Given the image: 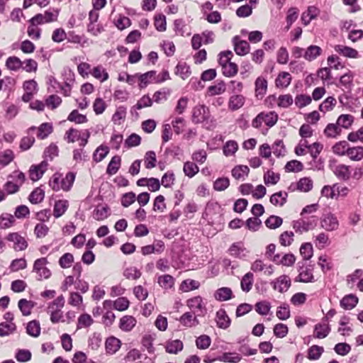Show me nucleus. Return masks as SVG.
Returning a JSON list of instances; mask_svg holds the SVG:
<instances>
[{
	"instance_id": "41",
	"label": "nucleus",
	"mask_w": 363,
	"mask_h": 363,
	"mask_svg": "<svg viewBox=\"0 0 363 363\" xmlns=\"http://www.w3.org/2000/svg\"><path fill=\"white\" fill-rule=\"evenodd\" d=\"M241 356L236 352H225L218 357V360L223 362L238 363L241 360Z\"/></svg>"
},
{
	"instance_id": "14",
	"label": "nucleus",
	"mask_w": 363,
	"mask_h": 363,
	"mask_svg": "<svg viewBox=\"0 0 363 363\" xmlns=\"http://www.w3.org/2000/svg\"><path fill=\"white\" fill-rule=\"evenodd\" d=\"M234 50L237 55L243 56L247 55L250 50V46L246 40H242L236 35L233 38Z\"/></svg>"
},
{
	"instance_id": "42",
	"label": "nucleus",
	"mask_w": 363,
	"mask_h": 363,
	"mask_svg": "<svg viewBox=\"0 0 363 363\" xmlns=\"http://www.w3.org/2000/svg\"><path fill=\"white\" fill-rule=\"evenodd\" d=\"M184 173L189 178H192L199 171V167L193 162H186L183 167Z\"/></svg>"
},
{
	"instance_id": "27",
	"label": "nucleus",
	"mask_w": 363,
	"mask_h": 363,
	"mask_svg": "<svg viewBox=\"0 0 363 363\" xmlns=\"http://www.w3.org/2000/svg\"><path fill=\"white\" fill-rule=\"evenodd\" d=\"M358 303V298L353 295L349 294L344 296L340 301V306L346 310H351L356 306Z\"/></svg>"
},
{
	"instance_id": "64",
	"label": "nucleus",
	"mask_w": 363,
	"mask_h": 363,
	"mask_svg": "<svg viewBox=\"0 0 363 363\" xmlns=\"http://www.w3.org/2000/svg\"><path fill=\"white\" fill-rule=\"evenodd\" d=\"M336 104V99L333 96L326 98L319 106V110L322 112H327L333 109Z\"/></svg>"
},
{
	"instance_id": "2",
	"label": "nucleus",
	"mask_w": 363,
	"mask_h": 363,
	"mask_svg": "<svg viewBox=\"0 0 363 363\" xmlns=\"http://www.w3.org/2000/svg\"><path fill=\"white\" fill-rule=\"evenodd\" d=\"M318 223V218L315 216L303 217L292 223L293 228L300 234L314 229Z\"/></svg>"
},
{
	"instance_id": "50",
	"label": "nucleus",
	"mask_w": 363,
	"mask_h": 363,
	"mask_svg": "<svg viewBox=\"0 0 363 363\" xmlns=\"http://www.w3.org/2000/svg\"><path fill=\"white\" fill-rule=\"evenodd\" d=\"M354 117L349 114H342L340 115L337 120V124L339 127H342L344 128H348L351 126L353 123Z\"/></svg>"
},
{
	"instance_id": "48",
	"label": "nucleus",
	"mask_w": 363,
	"mask_h": 363,
	"mask_svg": "<svg viewBox=\"0 0 363 363\" xmlns=\"http://www.w3.org/2000/svg\"><path fill=\"white\" fill-rule=\"evenodd\" d=\"M15 222L13 216L9 213H3L0 216V228L6 229L11 227Z\"/></svg>"
},
{
	"instance_id": "29",
	"label": "nucleus",
	"mask_w": 363,
	"mask_h": 363,
	"mask_svg": "<svg viewBox=\"0 0 363 363\" xmlns=\"http://www.w3.org/2000/svg\"><path fill=\"white\" fill-rule=\"evenodd\" d=\"M183 342L179 340H174L168 341L166 343V352L169 354H177L183 349Z\"/></svg>"
},
{
	"instance_id": "49",
	"label": "nucleus",
	"mask_w": 363,
	"mask_h": 363,
	"mask_svg": "<svg viewBox=\"0 0 363 363\" xmlns=\"http://www.w3.org/2000/svg\"><path fill=\"white\" fill-rule=\"evenodd\" d=\"M67 120L77 124L84 123L87 121L86 116L79 113L77 110H73L68 116Z\"/></svg>"
},
{
	"instance_id": "61",
	"label": "nucleus",
	"mask_w": 363,
	"mask_h": 363,
	"mask_svg": "<svg viewBox=\"0 0 363 363\" xmlns=\"http://www.w3.org/2000/svg\"><path fill=\"white\" fill-rule=\"evenodd\" d=\"M238 65L231 62L222 67L223 74L228 77L235 75L238 73Z\"/></svg>"
},
{
	"instance_id": "5",
	"label": "nucleus",
	"mask_w": 363,
	"mask_h": 363,
	"mask_svg": "<svg viewBox=\"0 0 363 363\" xmlns=\"http://www.w3.org/2000/svg\"><path fill=\"white\" fill-rule=\"evenodd\" d=\"M187 306L191 313L199 317L204 316L206 313V308L201 296H195L187 301Z\"/></svg>"
},
{
	"instance_id": "9",
	"label": "nucleus",
	"mask_w": 363,
	"mask_h": 363,
	"mask_svg": "<svg viewBox=\"0 0 363 363\" xmlns=\"http://www.w3.org/2000/svg\"><path fill=\"white\" fill-rule=\"evenodd\" d=\"M270 284L274 290L284 293L288 291L291 286V279L288 276L283 274L271 281Z\"/></svg>"
},
{
	"instance_id": "54",
	"label": "nucleus",
	"mask_w": 363,
	"mask_h": 363,
	"mask_svg": "<svg viewBox=\"0 0 363 363\" xmlns=\"http://www.w3.org/2000/svg\"><path fill=\"white\" fill-rule=\"evenodd\" d=\"M244 251L245 249L243 248L242 244L241 242L234 243L229 248V253L230 255L234 256L235 257L241 258L244 257Z\"/></svg>"
},
{
	"instance_id": "40",
	"label": "nucleus",
	"mask_w": 363,
	"mask_h": 363,
	"mask_svg": "<svg viewBox=\"0 0 363 363\" xmlns=\"http://www.w3.org/2000/svg\"><path fill=\"white\" fill-rule=\"evenodd\" d=\"M26 332L29 335L32 337H38L40 333V323L35 320L30 321L27 324Z\"/></svg>"
},
{
	"instance_id": "45",
	"label": "nucleus",
	"mask_w": 363,
	"mask_h": 363,
	"mask_svg": "<svg viewBox=\"0 0 363 363\" xmlns=\"http://www.w3.org/2000/svg\"><path fill=\"white\" fill-rule=\"evenodd\" d=\"M6 66L9 69L16 71L23 66V63L18 57L12 56L7 58Z\"/></svg>"
},
{
	"instance_id": "32",
	"label": "nucleus",
	"mask_w": 363,
	"mask_h": 363,
	"mask_svg": "<svg viewBox=\"0 0 363 363\" xmlns=\"http://www.w3.org/2000/svg\"><path fill=\"white\" fill-rule=\"evenodd\" d=\"M347 155L352 161H360L363 158V147H349Z\"/></svg>"
},
{
	"instance_id": "35",
	"label": "nucleus",
	"mask_w": 363,
	"mask_h": 363,
	"mask_svg": "<svg viewBox=\"0 0 363 363\" xmlns=\"http://www.w3.org/2000/svg\"><path fill=\"white\" fill-rule=\"evenodd\" d=\"M254 281V275L252 272H247L245 274L240 282L241 289L245 292H249L252 286Z\"/></svg>"
},
{
	"instance_id": "52",
	"label": "nucleus",
	"mask_w": 363,
	"mask_h": 363,
	"mask_svg": "<svg viewBox=\"0 0 363 363\" xmlns=\"http://www.w3.org/2000/svg\"><path fill=\"white\" fill-rule=\"evenodd\" d=\"M16 329L14 323H0V336L4 337L13 333Z\"/></svg>"
},
{
	"instance_id": "15",
	"label": "nucleus",
	"mask_w": 363,
	"mask_h": 363,
	"mask_svg": "<svg viewBox=\"0 0 363 363\" xmlns=\"http://www.w3.org/2000/svg\"><path fill=\"white\" fill-rule=\"evenodd\" d=\"M198 315L191 312L184 313L179 318V322L185 327H195L199 324Z\"/></svg>"
},
{
	"instance_id": "4",
	"label": "nucleus",
	"mask_w": 363,
	"mask_h": 363,
	"mask_svg": "<svg viewBox=\"0 0 363 363\" xmlns=\"http://www.w3.org/2000/svg\"><path fill=\"white\" fill-rule=\"evenodd\" d=\"M59 12L54 9L46 11L44 13H38L31 18L29 21L30 23L43 24L56 21Z\"/></svg>"
},
{
	"instance_id": "16",
	"label": "nucleus",
	"mask_w": 363,
	"mask_h": 363,
	"mask_svg": "<svg viewBox=\"0 0 363 363\" xmlns=\"http://www.w3.org/2000/svg\"><path fill=\"white\" fill-rule=\"evenodd\" d=\"M336 52L348 58H358L359 53L355 49L343 45H336L334 47Z\"/></svg>"
},
{
	"instance_id": "25",
	"label": "nucleus",
	"mask_w": 363,
	"mask_h": 363,
	"mask_svg": "<svg viewBox=\"0 0 363 363\" xmlns=\"http://www.w3.org/2000/svg\"><path fill=\"white\" fill-rule=\"evenodd\" d=\"M69 202L67 200L56 201L54 205L53 216L58 218L62 216L67 210Z\"/></svg>"
},
{
	"instance_id": "3",
	"label": "nucleus",
	"mask_w": 363,
	"mask_h": 363,
	"mask_svg": "<svg viewBox=\"0 0 363 363\" xmlns=\"http://www.w3.org/2000/svg\"><path fill=\"white\" fill-rule=\"evenodd\" d=\"M278 121V115L274 111L261 112L252 121V125L254 128H259L262 123L271 128L274 126Z\"/></svg>"
},
{
	"instance_id": "62",
	"label": "nucleus",
	"mask_w": 363,
	"mask_h": 363,
	"mask_svg": "<svg viewBox=\"0 0 363 363\" xmlns=\"http://www.w3.org/2000/svg\"><path fill=\"white\" fill-rule=\"evenodd\" d=\"M154 25L155 28L160 32L166 30V17L163 14L155 15Z\"/></svg>"
},
{
	"instance_id": "12",
	"label": "nucleus",
	"mask_w": 363,
	"mask_h": 363,
	"mask_svg": "<svg viewBox=\"0 0 363 363\" xmlns=\"http://www.w3.org/2000/svg\"><path fill=\"white\" fill-rule=\"evenodd\" d=\"M276 264H281L285 267H291L296 262V257L292 253L284 254L281 255L280 254H276L271 258Z\"/></svg>"
},
{
	"instance_id": "59",
	"label": "nucleus",
	"mask_w": 363,
	"mask_h": 363,
	"mask_svg": "<svg viewBox=\"0 0 363 363\" xmlns=\"http://www.w3.org/2000/svg\"><path fill=\"white\" fill-rule=\"evenodd\" d=\"M199 286L200 284L197 281L193 279H186L182 282L180 289L183 291L187 292L198 289Z\"/></svg>"
},
{
	"instance_id": "37",
	"label": "nucleus",
	"mask_w": 363,
	"mask_h": 363,
	"mask_svg": "<svg viewBox=\"0 0 363 363\" xmlns=\"http://www.w3.org/2000/svg\"><path fill=\"white\" fill-rule=\"evenodd\" d=\"M245 104V97L242 95H234L230 98L229 108L236 111L240 108Z\"/></svg>"
},
{
	"instance_id": "39",
	"label": "nucleus",
	"mask_w": 363,
	"mask_h": 363,
	"mask_svg": "<svg viewBox=\"0 0 363 363\" xmlns=\"http://www.w3.org/2000/svg\"><path fill=\"white\" fill-rule=\"evenodd\" d=\"M121 347V341L114 337H109L106 341V349L108 352L113 354L117 352Z\"/></svg>"
},
{
	"instance_id": "13",
	"label": "nucleus",
	"mask_w": 363,
	"mask_h": 363,
	"mask_svg": "<svg viewBox=\"0 0 363 363\" xmlns=\"http://www.w3.org/2000/svg\"><path fill=\"white\" fill-rule=\"evenodd\" d=\"M298 275L296 277L295 281L309 283L313 282L314 277L313 274V269L309 267H304L303 266L300 267L298 269Z\"/></svg>"
},
{
	"instance_id": "19",
	"label": "nucleus",
	"mask_w": 363,
	"mask_h": 363,
	"mask_svg": "<svg viewBox=\"0 0 363 363\" xmlns=\"http://www.w3.org/2000/svg\"><path fill=\"white\" fill-rule=\"evenodd\" d=\"M216 321L217 326L222 329L228 328L230 324V319L223 309L217 311Z\"/></svg>"
},
{
	"instance_id": "6",
	"label": "nucleus",
	"mask_w": 363,
	"mask_h": 363,
	"mask_svg": "<svg viewBox=\"0 0 363 363\" xmlns=\"http://www.w3.org/2000/svg\"><path fill=\"white\" fill-rule=\"evenodd\" d=\"M48 260L45 257H42L36 259L33 264V271L38 274V279H48L51 272L48 268L46 267Z\"/></svg>"
},
{
	"instance_id": "21",
	"label": "nucleus",
	"mask_w": 363,
	"mask_h": 363,
	"mask_svg": "<svg viewBox=\"0 0 363 363\" xmlns=\"http://www.w3.org/2000/svg\"><path fill=\"white\" fill-rule=\"evenodd\" d=\"M322 54V49L318 45H310L304 52L303 57L308 61H313Z\"/></svg>"
},
{
	"instance_id": "23",
	"label": "nucleus",
	"mask_w": 363,
	"mask_h": 363,
	"mask_svg": "<svg viewBox=\"0 0 363 363\" xmlns=\"http://www.w3.org/2000/svg\"><path fill=\"white\" fill-rule=\"evenodd\" d=\"M319 13V10L315 6H309L306 12H303L301 16V21L305 26L309 24V23L314 18H315Z\"/></svg>"
},
{
	"instance_id": "8",
	"label": "nucleus",
	"mask_w": 363,
	"mask_h": 363,
	"mask_svg": "<svg viewBox=\"0 0 363 363\" xmlns=\"http://www.w3.org/2000/svg\"><path fill=\"white\" fill-rule=\"evenodd\" d=\"M320 225L327 231H333L338 228L339 222L335 215L328 213L324 215L320 219Z\"/></svg>"
},
{
	"instance_id": "18",
	"label": "nucleus",
	"mask_w": 363,
	"mask_h": 363,
	"mask_svg": "<svg viewBox=\"0 0 363 363\" xmlns=\"http://www.w3.org/2000/svg\"><path fill=\"white\" fill-rule=\"evenodd\" d=\"M136 319L132 315H124L120 319L119 328L124 332H130L135 326Z\"/></svg>"
},
{
	"instance_id": "38",
	"label": "nucleus",
	"mask_w": 363,
	"mask_h": 363,
	"mask_svg": "<svg viewBox=\"0 0 363 363\" xmlns=\"http://www.w3.org/2000/svg\"><path fill=\"white\" fill-rule=\"evenodd\" d=\"M175 73L182 79H186L191 74L190 67L186 62H179L176 67Z\"/></svg>"
},
{
	"instance_id": "43",
	"label": "nucleus",
	"mask_w": 363,
	"mask_h": 363,
	"mask_svg": "<svg viewBox=\"0 0 363 363\" xmlns=\"http://www.w3.org/2000/svg\"><path fill=\"white\" fill-rule=\"evenodd\" d=\"M349 144L346 141H340L335 143L333 146V152L334 154L340 156L347 155Z\"/></svg>"
},
{
	"instance_id": "1",
	"label": "nucleus",
	"mask_w": 363,
	"mask_h": 363,
	"mask_svg": "<svg viewBox=\"0 0 363 363\" xmlns=\"http://www.w3.org/2000/svg\"><path fill=\"white\" fill-rule=\"evenodd\" d=\"M75 179V174L73 172H68L65 177L62 174L55 173L52 175L49 182L50 186L54 191H69L73 185Z\"/></svg>"
},
{
	"instance_id": "51",
	"label": "nucleus",
	"mask_w": 363,
	"mask_h": 363,
	"mask_svg": "<svg viewBox=\"0 0 363 363\" xmlns=\"http://www.w3.org/2000/svg\"><path fill=\"white\" fill-rule=\"evenodd\" d=\"M52 131V126L48 123L41 124L38 128L37 136L40 139H45Z\"/></svg>"
},
{
	"instance_id": "7",
	"label": "nucleus",
	"mask_w": 363,
	"mask_h": 363,
	"mask_svg": "<svg viewBox=\"0 0 363 363\" xmlns=\"http://www.w3.org/2000/svg\"><path fill=\"white\" fill-rule=\"evenodd\" d=\"M209 118L208 108L204 105H199L194 108L192 121L195 123H203Z\"/></svg>"
},
{
	"instance_id": "34",
	"label": "nucleus",
	"mask_w": 363,
	"mask_h": 363,
	"mask_svg": "<svg viewBox=\"0 0 363 363\" xmlns=\"http://www.w3.org/2000/svg\"><path fill=\"white\" fill-rule=\"evenodd\" d=\"M288 194L285 191H279L272 194L270 197V202L274 206H282L286 202Z\"/></svg>"
},
{
	"instance_id": "63",
	"label": "nucleus",
	"mask_w": 363,
	"mask_h": 363,
	"mask_svg": "<svg viewBox=\"0 0 363 363\" xmlns=\"http://www.w3.org/2000/svg\"><path fill=\"white\" fill-rule=\"evenodd\" d=\"M283 220L281 217L271 216L265 220V225L270 229H276L282 224Z\"/></svg>"
},
{
	"instance_id": "26",
	"label": "nucleus",
	"mask_w": 363,
	"mask_h": 363,
	"mask_svg": "<svg viewBox=\"0 0 363 363\" xmlns=\"http://www.w3.org/2000/svg\"><path fill=\"white\" fill-rule=\"evenodd\" d=\"M250 169L246 165H237L232 169V176L235 179L245 180L248 176Z\"/></svg>"
},
{
	"instance_id": "28",
	"label": "nucleus",
	"mask_w": 363,
	"mask_h": 363,
	"mask_svg": "<svg viewBox=\"0 0 363 363\" xmlns=\"http://www.w3.org/2000/svg\"><path fill=\"white\" fill-rule=\"evenodd\" d=\"M291 82V77L289 72H281L275 80V84L279 88L287 87Z\"/></svg>"
},
{
	"instance_id": "56",
	"label": "nucleus",
	"mask_w": 363,
	"mask_h": 363,
	"mask_svg": "<svg viewBox=\"0 0 363 363\" xmlns=\"http://www.w3.org/2000/svg\"><path fill=\"white\" fill-rule=\"evenodd\" d=\"M341 129L337 124L329 123L324 130L325 135L328 138H335L340 134Z\"/></svg>"
},
{
	"instance_id": "31",
	"label": "nucleus",
	"mask_w": 363,
	"mask_h": 363,
	"mask_svg": "<svg viewBox=\"0 0 363 363\" xmlns=\"http://www.w3.org/2000/svg\"><path fill=\"white\" fill-rule=\"evenodd\" d=\"M255 93L258 97L261 96L262 97L267 92V81L263 77H258L255 81Z\"/></svg>"
},
{
	"instance_id": "57",
	"label": "nucleus",
	"mask_w": 363,
	"mask_h": 363,
	"mask_svg": "<svg viewBox=\"0 0 363 363\" xmlns=\"http://www.w3.org/2000/svg\"><path fill=\"white\" fill-rule=\"evenodd\" d=\"M300 254L303 257V259H310L313 254V246L309 242H306L301 245L300 247Z\"/></svg>"
},
{
	"instance_id": "22",
	"label": "nucleus",
	"mask_w": 363,
	"mask_h": 363,
	"mask_svg": "<svg viewBox=\"0 0 363 363\" xmlns=\"http://www.w3.org/2000/svg\"><path fill=\"white\" fill-rule=\"evenodd\" d=\"M214 298L219 301H225L233 298V291L230 288L221 287L214 293Z\"/></svg>"
},
{
	"instance_id": "44",
	"label": "nucleus",
	"mask_w": 363,
	"mask_h": 363,
	"mask_svg": "<svg viewBox=\"0 0 363 363\" xmlns=\"http://www.w3.org/2000/svg\"><path fill=\"white\" fill-rule=\"evenodd\" d=\"M323 352L324 349L323 347L313 345L308 350V358L310 360H317L320 357Z\"/></svg>"
},
{
	"instance_id": "11",
	"label": "nucleus",
	"mask_w": 363,
	"mask_h": 363,
	"mask_svg": "<svg viewBox=\"0 0 363 363\" xmlns=\"http://www.w3.org/2000/svg\"><path fill=\"white\" fill-rule=\"evenodd\" d=\"M6 239L10 242H13V248L16 251L24 250L28 247V242L26 239L18 233H9Z\"/></svg>"
},
{
	"instance_id": "24",
	"label": "nucleus",
	"mask_w": 363,
	"mask_h": 363,
	"mask_svg": "<svg viewBox=\"0 0 363 363\" xmlns=\"http://www.w3.org/2000/svg\"><path fill=\"white\" fill-rule=\"evenodd\" d=\"M335 176L342 180H348L351 176L350 167L345 164H338L334 169Z\"/></svg>"
},
{
	"instance_id": "46",
	"label": "nucleus",
	"mask_w": 363,
	"mask_h": 363,
	"mask_svg": "<svg viewBox=\"0 0 363 363\" xmlns=\"http://www.w3.org/2000/svg\"><path fill=\"white\" fill-rule=\"evenodd\" d=\"M238 149V145L235 140H229L224 145L223 151L226 157L233 155Z\"/></svg>"
},
{
	"instance_id": "20",
	"label": "nucleus",
	"mask_w": 363,
	"mask_h": 363,
	"mask_svg": "<svg viewBox=\"0 0 363 363\" xmlns=\"http://www.w3.org/2000/svg\"><path fill=\"white\" fill-rule=\"evenodd\" d=\"M330 331V328L325 322L318 323L314 327L313 336L316 338L323 339L328 336Z\"/></svg>"
},
{
	"instance_id": "10",
	"label": "nucleus",
	"mask_w": 363,
	"mask_h": 363,
	"mask_svg": "<svg viewBox=\"0 0 363 363\" xmlns=\"http://www.w3.org/2000/svg\"><path fill=\"white\" fill-rule=\"evenodd\" d=\"M48 162L45 160L38 165H32L29 169V177L33 181H38L47 170Z\"/></svg>"
},
{
	"instance_id": "30",
	"label": "nucleus",
	"mask_w": 363,
	"mask_h": 363,
	"mask_svg": "<svg viewBox=\"0 0 363 363\" xmlns=\"http://www.w3.org/2000/svg\"><path fill=\"white\" fill-rule=\"evenodd\" d=\"M35 305V303L34 302L25 298L20 299L18 303L20 311L23 315L25 316L29 315L31 313V310Z\"/></svg>"
},
{
	"instance_id": "58",
	"label": "nucleus",
	"mask_w": 363,
	"mask_h": 363,
	"mask_svg": "<svg viewBox=\"0 0 363 363\" xmlns=\"http://www.w3.org/2000/svg\"><path fill=\"white\" fill-rule=\"evenodd\" d=\"M94 323V320L90 315L87 313H84L78 318L77 320V328L80 329L82 328H88L89 327L92 323Z\"/></svg>"
},
{
	"instance_id": "47",
	"label": "nucleus",
	"mask_w": 363,
	"mask_h": 363,
	"mask_svg": "<svg viewBox=\"0 0 363 363\" xmlns=\"http://www.w3.org/2000/svg\"><path fill=\"white\" fill-rule=\"evenodd\" d=\"M145 166L147 169H152L156 166L157 158L154 151H147L144 157Z\"/></svg>"
},
{
	"instance_id": "55",
	"label": "nucleus",
	"mask_w": 363,
	"mask_h": 363,
	"mask_svg": "<svg viewBox=\"0 0 363 363\" xmlns=\"http://www.w3.org/2000/svg\"><path fill=\"white\" fill-rule=\"evenodd\" d=\"M156 74L155 71H150L143 74H136L135 77H138L140 80V87L144 88L148 83L151 82Z\"/></svg>"
},
{
	"instance_id": "17",
	"label": "nucleus",
	"mask_w": 363,
	"mask_h": 363,
	"mask_svg": "<svg viewBox=\"0 0 363 363\" xmlns=\"http://www.w3.org/2000/svg\"><path fill=\"white\" fill-rule=\"evenodd\" d=\"M290 189L294 191L295 189L303 192H308L313 188V181L308 177H303L299 179L296 184H291Z\"/></svg>"
},
{
	"instance_id": "53",
	"label": "nucleus",
	"mask_w": 363,
	"mask_h": 363,
	"mask_svg": "<svg viewBox=\"0 0 363 363\" xmlns=\"http://www.w3.org/2000/svg\"><path fill=\"white\" fill-rule=\"evenodd\" d=\"M158 283L162 288L168 289L174 286V279L171 275L165 274L159 277Z\"/></svg>"
},
{
	"instance_id": "33",
	"label": "nucleus",
	"mask_w": 363,
	"mask_h": 363,
	"mask_svg": "<svg viewBox=\"0 0 363 363\" xmlns=\"http://www.w3.org/2000/svg\"><path fill=\"white\" fill-rule=\"evenodd\" d=\"M45 197V191L40 187L35 188L29 196V201L33 204H38L43 201Z\"/></svg>"
},
{
	"instance_id": "36",
	"label": "nucleus",
	"mask_w": 363,
	"mask_h": 363,
	"mask_svg": "<svg viewBox=\"0 0 363 363\" xmlns=\"http://www.w3.org/2000/svg\"><path fill=\"white\" fill-rule=\"evenodd\" d=\"M121 162V157H119V156L113 157L108 164V167L106 169V173L109 175H113V174H116V172L118 171V169L120 168Z\"/></svg>"
},
{
	"instance_id": "60",
	"label": "nucleus",
	"mask_w": 363,
	"mask_h": 363,
	"mask_svg": "<svg viewBox=\"0 0 363 363\" xmlns=\"http://www.w3.org/2000/svg\"><path fill=\"white\" fill-rule=\"evenodd\" d=\"M277 318L281 320H287L290 317L289 306L286 303H284L277 308Z\"/></svg>"
}]
</instances>
